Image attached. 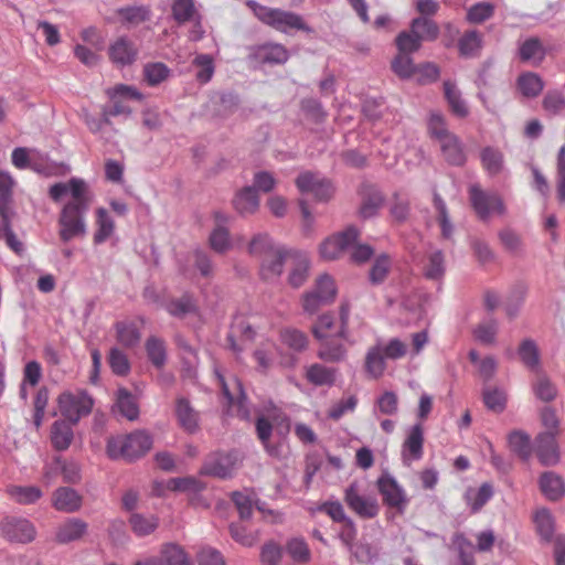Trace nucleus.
Wrapping results in <instances>:
<instances>
[{"instance_id":"de8ad7c7","label":"nucleus","mask_w":565,"mask_h":565,"mask_svg":"<svg viewBox=\"0 0 565 565\" xmlns=\"http://www.w3.org/2000/svg\"><path fill=\"white\" fill-rule=\"evenodd\" d=\"M483 403L488 409L502 413L507 406V394L499 387H484L482 392Z\"/></svg>"},{"instance_id":"a211bd4d","label":"nucleus","mask_w":565,"mask_h":565,"mask_svg":"<svg viewBox=\"0 0 565 565\" xmlns=\"http://www.w3.org/2000/svg\"><path fill=\"white\" fill-rule=\"evenodd\" d=\"M51 502L58 512L74 513L82 508L83 498L72 488L60 487L53 491Z\"/></svg>"},{"instance_id":"3c124183","label":"nucleus","mask_w":565,"mask_h":565,"mask_svg":"<svg viewBox=\"0 0 565 565\" xmlns=\"http://www.w3.org/2000/svg\"><path fill=\"white\" fill-rule=\"evenodd\" d=\"M434 205L438 212V223L441 228V236L444 239H451L454 235V225L450 221L446 203L443 201L438 193H434Z\"/></svg>"},{"instance_id":"1a4fd4ad","label":"nucleus","mask_w":565,"mask_h":565,"mask_svg":"<svg viewBox=\"0 0 565 565\" xmlns=\"http://www.w3.org/2000/svg\"><path fill=\"white\" fill-rule=\"evenodd\" d=\"M343 499L349 509L362 519H373L379 514L380 505L376 498L364 495L355 481L345 488Z\"/></svg>"},{"instance_id":"dca6fc26","label":"nucleus","mask_w":565,"mask_h":565,"mask_svg":"<svg viewBox=\"0 0 565 565\" xmlns=\"http://www.w3.org/2000/svg\"><path fill=\"white\" fill-rule=\"evenodd\" d=\"M532 523L535 525V531L540 537L542 544L555 545L557 535L556 522L552 512L547 508H541L532 513Z\"/></svg>"},{"instance_id":"9b49d317","label":"nucleus","mask_w":565,"mask_h":565,"mask_svg":"<svg viewBox=\"0 0 565 565\" xmlns=\"http://www.w3.org/2000/svg\"><path fill=\"white\" fill-rule=\"evenodd\" d=\"M377 488L382 494L383 502L390 508L403 512L408 503L403 488L390 475H382L377 480Z\"/></svg>"},{"instance_id":"0e129e2a","label":"nucleus","mask_w":565,"mask_h":565,"mask_svg":"<svg viewBox=\"0 0 565 565\" xmlns=\"http://www.w3.org/2000/svg\"><path fill=\"white\" fill-rule=\"evenodd\" d=\"M108 363L111 371L119 376H125L130 371L128 356L118 348H111L108 355Z\"/></svg>"},{"instance_id":"f03ea898","label":"nucleus","mask_w":565,"mask_h":565,"mask_svg":"<svg viewBox=\"0 0 565 565\" xmlns=\"http://www.w3.org/2000/svg\"><path fill=\"white\" fill-rule=\"evenodd\" d=\"M152 447L151 436L143 430L109 437L106 454L113 460L134 461L145 456Z\"/></svg>"},{"instance_id":"5fc2aeb1","label":"nucleus","mask_w":565,"mask_h":565,"mask_svg":"<svg viewBox=\"0 0 565 565\" xmlns=\"http://www.w3.org/2000/svg\"><path fill=\"white\" fill-rule=\"evenodd\" d=\"M543 109L550 115H558L565 108V95L558 89H548L542 99Z\"/></svg>"},{"instance_id":"e2e57ef3","label":"nucleus","mask_w":565,"mask_h":565,"mask_svg":"<svg viewBox=\"0 0 565 565\" xmlns=\"http://www.w3.org/2000/svg\"><path fill=\"white\" fill-rule=\"evenodd\" d=\"M359 563H372L379 556V548L371 543L360 541L349 552Z\"/></svg>"},{"instance_id":"a18cd8bd","label":"nucleus","mask_w":565,"mask_h":565,"mask_svg":"<svg viewBox=\"0 0 565 565\" xmlns=\"http://www.w3.org/2000/svg\"><path fill=\"white\" fill-rule=\"evenodd\" d=\"M445 96L450 106L451 111L460 117L465 118L468 116L469 110L466 103L461 99L460 92L456 85L449 81L444 83Z\"/></svg>"},{"instance_id":"e433bc0d","label":"nucleus","mask_w":565,"mask_h":565,"mask_svg":"<svg viewBox=\"0 0 565 565\" xmlns=\"http://www.w3.org/2000/svg\"><path fill=\"white\" fill-rule=\"evenodd\" d=\"M14 180L9 172L0 171V215L1 218H8L9 213H13L10 205L12 202V190Z\"/></svg>"},{"instance_id":"ea45409f","label":"nucleus","mask_w":565,"mask_h":565,"mask_svg":"<svg viewBox=\"0 0 565 565\" xmlns=\"http://www.w3.org/2000/svg\"><path fill=\"white\" fill-rule=\"evenodd\" d=\"M232 539L243 546L250 547L259 540L258 532L248 529L244 521L232 522L228 526Z\"/></svg>"},{"instance_id":"6ab92c4d","label":"nucleus","mask_w":565,"mask_h":565,"mask_svg":"<svg viewBox=\"0 0 565 565\" xmlns=\"http://www.w3.org/2000/svg\"><path fill=\"white\" fill-rule=\"evenodd\" d=\"M116 14L122 26L127 29L136 28L151 20L152 11L150 6H127L116 10Z\"/></svg>"},{"instance_id":"69168bd1","label":"nucleus","mask_w":565,"mask_h":565,"mask_svg":"<svg viewBox=\"0 0 565 565\" xmlns=\"http://www.w3.org/2000/svg\"><path fill=\"white\" fill-rule=\"evenodd\" d=\"M280 338L284 344L295 351H303L308 347L307 335L296 329H286L281 331Z\"/></svg>"},{"instance_id":"680f3d73","label":"nucleus","mask_w":565,"mask_h":565,"mask_svg":"<svg viewBox=\"0 0 565 565\" xmlns=\"http://www.w3.org/2000/svg\"><path fill=\"white\" fill-rule=\"evenodd\" d=\"M459 52L462 56H475L481 49V36L477 31L465 33L458 42Z\"/></svg>"},{"instance_id":"09e8293b","label":"nucleus","mask_w":565,"mask_h":565,"mask_svg":"<svg viewBox=\"0 0 565 565\" xmlns=\"http://www.w3.org/2000/svg\"><path fill=\"white\" fill-rule=\"evenodd\" d=\"M278 248L267 234L255 235L248 244V253L263 259L270 256Z\"/></svg>"},{"instance_id":"4d7b16f0","label":"nucleus","mask_w":565,"mask_h":565,"mask_svg":"<svg viewBox=\"0 0 565 565\" xmlns=\"http://www.w3.org/2000/svg\"><path fill=\"white\" fill-rule=\"evenodd\" d=\"M193 66L196 67V79L205 84L211 81L214 74V61L209 54H199L194 57L192 62Z\"/></svg>"},{"instance_id":"c756f323","label":"nucleus","mask_w":565,"mask_h":565,"mask_svg":"<svg viewBox=\"0 0 565 565\" xmlns=\"http://www.w3.org/2000/svg\"><path fill=\"white\" fill-rule=\"evenodd\" d=\"M438 143L440 146L444 159L449 164L462 166L466 162V154L458 136L452 135Z\"/></svg>"},{"instance_id":"7c9ffc66","label":"nucleus","mask_w":565,"mask_h":565,"mask_svg":"<svg viewBox=\"0 0 565 565\" xmlns=\"http://www.w3.org/2000/svg\"><path fill=\"white\" fill-rule=\"evenodd\" d=\"M115 232V222L105 207L96 210V231L93 241L95 244L106 242Z\"/></svg>"},{"instance_id":"423d86ee","label":"nucleus","mask_w":565,"mask_h":565,"mask_svg":"<svg viewBox=\"0 0 565 565\" xmlns=\"http://www.w3.org/2000/svg\"><path fill=\"white\" fill-rule=\"evenodd\" d=\"M57 404L61 414L72 424H76L92 412L94 401L83 391L63 392L57 398Z\"/></svg>"},{"instance_id":"393cba45","label":"nucleus","mask_w":565,"mask_h":565,"mask_svg":"<svg viewBox=\"0 0 565 565\" xmlns=\"http://www.w3.org/2000/svg\"><path fill=\"white\" fill-rule=\"evenodd\" d=\"M424 430L422 424H415L408 431L403 444V456L412 460H418L423 456Z\"/></svg>"},{"instance_id":"cd10ccee","label":"nucleus","mask_w":565,"mask_h":565,"mask_svg":"<svg viewBox=\"0 0 565 565\" xmlns=\"http://www.w3.org/2000/svg\"><path fill=\"white\" fill-rule=\"evenodd\" d=\"M508 448L520 460L527 462L530 458V437L526 431L514 429L508 434Z\"/></svg>"},{"instance_id":"6e6552de","label":"nucleus","mask_w":565,"mask_h":565,"mask_svg":"<svg viewBox=\"0 0 565 565\" xmlns=\"http://www.w3.org/2000/svg\"><path fill=\"white\" fill-rule=\"evenodd\" d=\"M0 534L9 542L26 544L34 541L36 529L30 520L10 515L0 521Z\"/></svg>"},{"instance_id":"473e14b6","label":"nucleus","mask_w":565,"mask_h":565,"mask_svg":"<svg viewBox=\"0 0 565 565\" xmlns=\"http://www.w3.org/2000/svg\"><path fill=\"white\" fill-rule=\"evenodd\" d=\"M117 341L125 348H134L139 344L141 333L134 322L120 321L115 324Z\"/></svg>"},{"instance_id":"a878e982","label":"nucleus","mask_w":565,"mask_h":565,"mask_svg":"<svg viewBox=\"0 0 565 565\" xmlns=\"http://www.w3.org/2000/svg\"><path fill=\"white\" fill-rule=\"evenodd\" d=\"M6 493L12 501L23 505L33 504L43 495L42 490L36 486L9 484Z\"/></svg>"},{"instance_id":"338daca9","label":"nucleus","mask_w":565,"mask_h":565,"mask_svg":"<svg viewBox=\"0 0 565 565\" xmlns=\"http://www.w3.org/2000/svg\"><path fill=\"white\" fill-rule=\"evenodd\" d=\"M334 329L335 331L338 330V328H335L334 317L332 315L324 313L317 319V322L312 326L311 331L317 340H322L333 337L331 332Z\"/></svg>"},{"instance_id":"2eb2a0df","label":"nucleus","mask_w":565,"mask_h":565,"mask_svg":"<svg viewBox=\"0 0 565 565\" xmlns=\"http://www.w3.org/2000/svg\"><path fill=\"white\" fill-rule=\"evenodd\" d=\"M319 341V349L317 356L327 363H340L343 362L348 356V348L345 342H349V338L343 340L338 335L326 338Z\"/></svg>"},{"instance_id":"7ed1b4c3","label":"nucleus","mask_w":565,"mask_h":565,"mask_svg":"<svg viewBox=\"0 0 565 565\" xmlns=\"http://www.w3.org/2000/svg\"><path fill=\"white\" fill-rule=\"evenodd\" d=\"M246 4L262 23L279 32L288 33L290 30L312 32V29L303 21L302 17L295 12L266 7L255 0H248Z\"/></svg>"},{"instance_id":"39448f33","label":"nucleus","mask_w":565,"mask_h":565,"mask_svg":"<svg viewBox=\"0 0 565 565\" xmlns=\"http://www.w3.org/2000/svg\"><path fill=\"white\" fill-rule=\"evenodd\" d=\"M470 202L479 218L487 222L492 216L505 214V206L498 193L484 192L479 184L469 188Z\"/></svg>"},{"instance_id":"13d9d810","label":"nucleus","mask_w":565,"mask_h":565,"mask_svg":"<svg viewBox=\"0 0 565 565\" xmlns=\"http://www.w3.org/2000/svg\"><path fill=\"white\" fill-rule=\"evenodd\" d=\"M204 483L194 477L173 478L167 483L171 491L198 493L204 489Z\"/></svg>"},{"instance_id":"864d4df0","label":"nucleus","mask_w":565,"mask_h":565,"mask_svg":"<svg viewBox=\"0 0 565 565\" xmlns=\"http://www.w3.org/2000/svg\"><path fill=\"white\" fill-rule=\"evenodd\" d=\"M209 242L211 248L218 254L226 253L233 246L228 228L225 226H215L210 234Z\"/></svg>"},{"instance_id":"8fccbe9b","label":"nucleus","mask_w":565,"mask_h":565,"mask_svg":"<svg viewBox=\"0 0 565 565\" xmlns=\"http://www.w3.org/2000/svg\"><path fill=\"white\" fill-rule=\"evenodd\" d=\"M392 71L402 79H408L417 73V66L408 54L397 53L391 63Z\"/></svg>"},{"instance_id":"6e6d98bb","label":"nucleus","mask_w":565,"mask_h":565,"mask_svg":"<svg viewBox=\"0 0 565 565\" xmlns=\"http://www.w3.org/2000/svg\"><path fill=\"white\" fill-rule=\"evenodd\" d=\"M395 44L398 53L411 55L420 49L422 41L411 29L409 31L401 32L395 39Z\"/></svg>"},{"instance_id":"4468645a","label":"nucleus","mask_w":565,"mask_h":565,"mask_svg":"<svg viewBox=\"0 0 565 565\" xmlns=\"http://www.w3.org/2000/svg\"><path fill=\"white\" fill-rule=\"evenodd\" d=\"M88 524L79 518H68L57 524L54 531V541L57 544H70L81 541L87 535Z\"/></svg>"},{"instance_id":"b1692460","label":"nucleus","mask_w":565,"mask_h":565,"mask_svg":"<svg viewBox=\"0 0 565 565\" xmlns=\"http://www.w3.org/2000/svg\"><path fill=\"white\" fill-rule=\"evenodd\" d=\"M237 466V457L234 454H220L215 459L209 462L204 471L207 475L217 478H228Z\"/></svg>"},{"instance_id":"c85d7f7f","label":"nucleus","mask_w":565,"mask_h":565,"mask_svg":"<svg viewBox=\"0 0 565 565\" xmlns=\"http://www.w3.org/2000/svg\"><path fill=\"white\" fill-rule=\"evenodd\" d=\"M386 369L382 345L370 348L365 354L364 370L370 379L377 380L383 376Z\"/></svg>"},{"instance_id":"a19ab883","label":"nucleus","mask_w":565,"mask_h":565,"mask_svg":"<svg viewBox=\"0 0 565 565\" xmlns=\"http://www.w3.org/2000/svg\"><path fill=\"white\" fill-rule=\"evenodd\" d=\"M116 407L120 415L129 420H135L139 416V406L136 398L124 387L117 391Z\"/></svg>"},{"instance_id":"774afa93","label":"nucleus","mask_w":565,"mask_h":565,"mask_svg":"<svg viewBox=\"0 0 565 565\" xmlns=\"http://www.w3.org/2000/svg\"><path fill=\"white\" fill-rule=\"evenodd\" d=\"M287 552L290 557L299 563H308L311 559V552L302 539H292L287 543Z\"/></svg>"},{"instance_id":"0eeeda50","label":"nucleus","mask_w":565,"mask_h":565,"mask_svg":"<svg viewBox=\"0 0 565 565\" xmlns=\"http://www.w3.org/2000/svg\"><path fill=\"white\" fill-rule=\"evenodd\" d=\"M295 183L301 194L311 195L317 202H329L335 191L330 180L311 171L301 172Z\"/></svg>"},{"instance_id":"052dcab7","label":"nucleus","mask_w":565,"mask_h":565,"mask_svg":"<svg viewBox=\"0 0 565 565\" xmlns=\"http://www.w3.org/2000/svg\"><path fill=\"white\" fill-rule=\"evenodd\" d=\"M428 131L431 138L440 142L446 138L455 135L446 125L445 118L439 113H431L428 120Z\"/></svg>"},{"instance_id":"4be33fe9","label":"nucleus","mask_w":565,"mask_h":565,"mask_svg":"<svg viewBox=\"0 0 565 565\" xmlns=\"http://www.w3.org/2000/svg\"><path fill=\"white\" fill-rule=\"evenodd\" d=\"M306 379L316 386H332L338 379V369L313 363L306 367Z\"/></svg>"},{"instance_id":"49530a36","label":"nucleus","mask_w":565,"mask_h":565,"mask_svg":"<svg viewBox=\"0 0 565 565\" xmlns=\"http://www.w3.org/2000/svg\"><path fill=\"white\" fill-rule=\"evenodd\" d=\"M142 73L148 85L157 86L168 79L171 71L162 62H152L145 64Z\"/></svg>"},{"instance_id":"f3484780","label":"nucleus","mask_w":565,"mask_h":565,"mask_svg":"<svg viewBox=\"0 0 565 565\" xmlns=\"http://www.w3.org/2000/svg\"><path fill=\"white\" fill-rule=\"evenodd\" d=\"M537 487L544 498L552 502H557L565 495V481L553 470H546L540 475Z\"/></svg>"},{"instance_id":"f8f14e48","label":"nucleus","mask_w":565,"mask_h":565,"mask_svg":"<svg viewBox=\"0 0 565 565\" xmlns=\"http://www.w3.org/2000/svg\"><path fill=\"white\" fill-rule=\"evenodd\" d=\"M138 49L128 36L116 38L108 46V57L117 67H125L134 64L138 57Z\"/></svg>"},{"instance_id":"f257e3e1","label":"nucleus","mask_w":565,"mask_h":565,"mask_svg":"<svg viewBox=\"0 0 565 565\" xmlns=\"http://www.w3.org/2000/svg\"><path fill=\"white\" fill-rule=\"evenodd\" d=\"M49 195L54 202H60L70 195L67 202L58 214V236L63 243L74 238L85 237L87 234L86 214L94 201V194L87 182L79 178H72L67 182H57L50 186Z\"/></svg>"},{"instance_id":"c9c22d12","label":"nucleus","mask_w":565,"mask_h":565,"mask_svg":"<svg viewBox=\"0 0 565 565\" xmlns=\"http://www.w3.org/2000/svg\"><path fill=\"white\" fill-rule=\"evenodd\" d=\"M172 18L178 24H184L200 17L194 0H173L171 3Z\"/></svg>"},{"instance_id":"4c0bfd02","label":"nucleus","mask_w":565,"mask_h":565,"mask_svg":"<svg viewBox=\"0 0 565 565\" xmlns=\"http://www.w3.org/2000/svg\"><path fill=\"white\" fill-rule=\"evenodd\" d=\"M411 29L419 40L423 41H435L439 35L438 24L429 18L418 17L412 20Z\"/></svg>"},{"instance_id":"bf43d9fd","label":"nucleus","mask_w":565,"mask_h":565,"mask_svg":"<svg viewBox=\"0 0 565 565\" xmlns=\"http://www.w3.org/2000/svg\"><path fill=\"white\" fill-rule=\"evenodd\" d=\"M129 522L132 531L139 536L149 535L158 527L159 524L158 518L153 515L147 518L139 513L132 514Z\"/></svg>"},{"instance_id":"2f4dec72","label":"nucleus","mask_w":565,"mask_h":565,"mask_svg":"<svg viewBox=\"0 0 565 565\" xmlns=\"http://www.w3.org/2000/svg\"><path fill=\"white\" fill-rule=\"evenodd\" d=\"M290 262L292 264V268L289 274V284L292 287L298 288L308 277L309 260L306 255L292 252Z\"/></svg>"},{"instance_id":"58836bf2","label":"nucleus","mask_w":565,"mask_h":565,"mask_svg":"<svg viewBox=\"0 0 565 565\" xmlns=\"http://www.w3.org/2000/svg\"><path fill=\"white\" fill-rule=\"evenodd\" d=\"M535 383H532V393L537 399L544 403L553 402L558 394L556 385L546 374L535 376Z\"/></svg>"},{"instance_id":"c03bdc74","label":"nucleus","mask_w":565,"mask_h":565,"mask_svg":"<svg viewBox=\"0 0 565 565\" xmlns=\"http://www.w3.org/2000/svg\"><path fill=\"white\" fill-rule=\"evenodd\" d=\"M159 556L164 565H191L188 554L178 544L168 543L162 545Z\"/></svg>"},{"instance_id":"bb28decb","label":"nucleus","mask_w":565,"mask_h":565,"mask_svg":"<svg viewBox=\"0 0 565 565\" xmlns=\"http://www.w3.org/2000/svg\"><path fill=\"white\" fill-rule=\"evenodd\" d=\"M72 423L68 420H56L51 427V443L52 446L58 450H66L74 438Z\"/></svg>"},{"instance_id":"72a5a7b5","label":"nucleus","mask_w":565,"mask_h":565,"mask_svg":"<svg viewBox=\"0 0 565 565\" xmlns=\"http://www.w3.org/2000/svg\"><path fill=\"white\" fill-rule=\"evenodd\" d=\"M493 495V488L490 483L486 482L478 489L469 488L465 493L467 504L470 507L471 512H478Z\"/></svg>"},{"instance_id":"603ef678","label":"nucleus","mask_w":565,"mask_h":565,"mask_svg":"<svg viewBox=\"0 0 565 565\" xmlns=\"http://www.w3.org/2000/svg\"><path fill=\"white\" fill-rule=\"evenodd\" d=\"M481 161L486 171L495 175L503 169V154L498 149L487 147L481 151Z\"/></svg>"},{"instance_id":"412c9836","label":"nucleus","mask_w":565,"mask_h":565,"mask_svg":"<svg viewBox=\"0 0 565 565\" xmlns=\"http://www.w3.org/2000/svg\"><path fill=\"white\" fill-rule=\"evenodd\" d=\"M232 203L239 215L246 216L258 211L260 201L254 186H245L235 193Z\"/></svg>"},{"instance_id":"f704fd0d","label":"nucleus","mask_w":565,"mask_h":565,"mask_svg":"<svg viewBox=\"0 0 565 565\" xmlns=\"http://www.w3.org/2000/svg\"><path fill=\"white\" fill-rule=\"evenodd\" d=\"M147 356L152 365L162 369L167 362V348L162 339L151 335L145 343Z\"/></svg>"},{"instance_id":"37998d69","label":"nucleus","mask_w":565,"mask_h":565,"mask_svg":"<svg viewBox=\"0 0 565 565\" xmlns=\"http://www.w3.org/2000/svg\"><path fill=\"white\" fill-rule=\"evenodd\" d=\"M446 271L445 255L440 249L429 253L427 263L424 266V275L428 279L439 280Z\"/></svg>"},{"instance_id":"5701e85b","label":"nucleus","mask_w":565,"mask_h":565,"mask_svg":"<svg viewBox=\"0 0 565 565\" xmlns=\"http://www.w3.org/2000/svg\"><path fill=\"white\" fill-rule=\"evenodd\" d=\"M175 415L180 426L185 431L193 434L199 429V414L186 398L180 397L177 399Z\"/></svg>"},{"instance_id":"ddd939ff","label":"nucleus","mask_w":565,"mask_h":565,"mask_svg":"<svg viewBox=\"0 0 565 565\" xmlns=\"http://www.w3.org/2000/svg\"><path fill=\"white\" fill-rule=\"evenodd\" d=\"M250 57L260 64L280 65L289 60V52L280 43L268 42L253 46Z\"/></svg>"},{"instance_id":"79ce46f5","label":"nucleus","mask_w":565,"mask_h":565,"mask_svg":"<svg viewBox=\"0 0 565 565\" xmlns=\"http://www.w3.org/2000/svg\"><path fill=\"white\" fill-rule=\"evenodd\" d=\"M256 434L266 451L273 457H280L281 451L279 446L270 444V437L273 434V424L264 416H259L255 423Z\"/></svg>"},{"instance_id":"9d476101","label":"nucleus","mask_w":565,"mask_h":565,"mask_svg":"<svg viewBox=\"0 0 565 565\" xmlns=\"http://www.w3.org/2000/svg\"><path fill=\"white\" fill-rule=\"evenodd\" d=\"M360 231L355 226H349L320 244V255L327 260L339 258L344 252L359 241Z\"/></svg>"},{"instance_id":"20e7f679","label":"nucleus","mask_w":565,"mask_h":565,"mask_svg":"<svg viewBox=\"0 0 565 565\" xmlns=\"http://www.w3.org/2000/svg\"><path fill=\"white\" fill-rule=\"evenodd\" d=\"M558 436L552 431H540L532 438V456L545 468L556 467L562 460Z\"/></svg>"},{"instance_id":"aec40b11","label":"nucleus","mask_w":565,"mask_h":565,"mask_svg":"<svg viewBox=\"0 0 565 565\" xmlns=\"http://www.w3.org/2000/svg\"><path fill=\"white\" fill-rule=\"evenodd\" d=\"M292 252L285 250L279 247L270 256L262 260L260 274L265 280H274L278 278L284 269V263L290 260Z\"/></svg>"}]
</instances>
